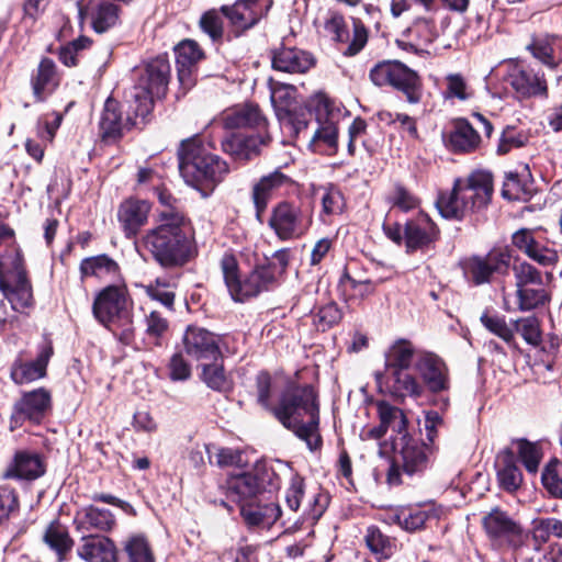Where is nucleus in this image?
Masks as SVG:
<instances>
[{
	"mask_svg": "<svg viewBox=\"0 0 562 562\" xmlns=\"http://www.w3.org/2000/svg\"><path fill=\"white\" fill-rule=\"evenodd\" d=\"M45 472V465L40 454L26 450L18 451L8 465L4 477L20 480H35Z\"/></svg>",
	"mask_w": 562,
	"mask_h": 562,
	"instance_id": "22",
	"label": "nucleus"
},
{
	"mask_svg": "<svg viewBox=\"0 0 562 562\" xmlns=\"http://www.w3.org/2000/svg\"><path fill=\"white\" fill-rule=\"evenodd\" d=\"M176 63L179 67L178 70H184L193 67L199 60L204 57V53L196 42L186 40L175 47Z\"/></svg>",
	"mask_w": 562,
	"mask_h": 562,
	"instance_id": "47",
	"label": "nucleus"
},
{
	"mask_svg": "<svg viewBox=\"0 0 562 562\" xmlns=\"http://www.w3.org/2000/svg\"><path fill=\"white\" fill-rule=\"evenodd\" d=\"M516 446L518 456L526 470L530 473H536L542 459V452L539 445L526 439H518L516 441Z\"/></svg>",
	"mask_w": 562,
	"mask_h": 562,
	"instance_id": "51",
	"label": "nucleus"
},
{
	"mask_svg": "<svg viewBox=\"0 0 562 562\" xmlns=\"http://www.w3.org/2000/svg\"><path fill=\"white\" fill-rule=\"evenodd\" d=\"M339 286L347 303L359 304L375 292L376 283L369 279H356L345 272L340 278Z\"/></svg>",
	"mask_w": 562,
	"mask_h": 562,
	"instance_id": "38",
	"label": "nucleus"
},
{
	"mask_svg": "<svg viewBox=\"0 0 562 562\" xmlns=\"http://www.w3.org/2000/svg\"><path fill=\"white\" fill-rule=\"evenodd\" d=\"M178 157L180 173L192 187L215 184L229 171L227 162L212 154L209 146L198 137L183 140Z\"/></svg>",
	"mask_w": 562,
	"mask_h": 562,
	"instance_id": "6",
	"label": "nucleus"
},
{
	"mask_svg": "<svg viewBox=\"0 0 562 562\" xmlns=\"http://www.w3.org/2000/svg\"><path fill=\"white\" fill-rule=\"evenodd\" d=\"M50 407L52 395L48 390L38 387L23 393L13 405L10 429L14 430L21 427L25 422L32 424L41 423L50 411Z\"/></svg>",
	"mask_w": 562,
	"mask_h": 562,
	"instance_id": "12",
	"label": "nucleus"
},
{
	"mask_svg": "<svg viewBox=\"0 0 562 562\" xmlns=\"http://www.w3.org/2000/svg\"><path fill=\"white\" fill-rule=\"evenodd\" d=\"M322 216H333L341 214L345 209V199L342 193L335 187H325L321 196Z\"/></svg>",
	"mask_w": 562,
	"mask_h": 562,
	"instance_id": "53",
	"label": "nucleus"
},
{
	"mask_svg": "<svg viewBox=\"0 0 562 562\" xmlns=\"http://www.w3.org/2000/svg\"><path fill=\"white\" fill-rule=\"evenodd\" d=\"M341 318V313L335 303H328L322 306L313 314V324L317 330L325 331Z\"/></svg>",
	"mask_w": 562,
	"mask_h": 562,
	"instance_id": "58",
	"label": "nucleus"
},
{
	"mask_svg": "<svg viewBox=\"0 0 562 562\" xmlns=\"http://www.w3.org/2000/svg\"><path fill=\"white\" fill-rule=\"evenodd\" d=\"M315 65L314 56L299 48H282L272 56L273 70H308Z\"/></svg>",
	"mask_w": 562,
	"mask_h": 562,
	"instance_id": "30",
	"label": "nucleus"
},
{
	"mask_svg": "<svg viewBox=\"0 0 562 562\" xmlns=\"http://www.w3.org/2000/svg\"><path fill=\"white\" fill-rule=\"evenodd\" d=\"M516 289L527 285H542V276L527 261L516 262L513 266Z\"/></svg>",
	"mask_w": 562,
	"mask_h": 562,
	"instance_id": "54",
	"label": "nucleus"
},
{
	"mask_svg": "<svg viewBox=\"0 0 562 562\" xmlns=\"http://www.w3.org/2000/svg\"><path fill=\"white\" fill-rule=\"evenodd\" d=\"M78 555L87 562H116V548L102 536H83L77 548Z\"/></svg>",
	"mask_w": 562,
	"mask_h": 562,
	"instance_id": "24",
	"label": "nucleus"
},
{
	"mask_svg": "<svg viewBox=\"0 0 562 562\" xmlns=\"http://www.w3.org/2000/svg\"><path fill=\"white\" fill-rule=\"evenodd\" d=\"M257 382V400L258 403L266 409L271 412L276 405L272 403V393L274 391V383L267 372H260L256 379Z\"/></svg>",
	"mask_w": 562,
	"mask_h": 562,
	"instance_id": "63",
	"label": "nucleus"
},
{
	"mask_svg": "<svg viewBox=\"0 0 562 562\" xmlns=\"http://www.w3.org/2000/svg\"><path fill=\"white\" fill-rule=\"evenodd\" d=\"M150 206L145 201L126 200L119 209L117 217L127 237L135 236L148 218Z\"/></svg>",
	"mask_w": 562,
	"mask_h": 562,
	"instance_id": "27",
	"label": "nucleus"
},
{
	"mask_svg": "<svg viewBox=\"0 0 562 562\" xmlns=\"http://www.w3.org/2000/svg\"><path fill=\"white\" fill-rule=\"evenodd\" d=\"M313 224L312 212L301 205L281 201L271 209L268 226L281 241L296 240L305 236Z\"/></svg>",
	"mask_w": 562,
	"mask_h": 562,
	"instance_id": "8",
	"label": "nucleus"
},
{
	"mask_svg": "<svg viewBox=\"0 0 562 562\" xmlns=\"http://www.w3.org/2000/svg\"><path fill=\"white\" fill-rule=\"evenodd\" d=\"M125 552L130 562H154V557L148 542L143 537H132L125 542Z\"/></svg>",
	"mask_w": 562,
	"mask_h": 562,
	"instance_id": "57",
	"label": "nucleus"
},
{
	"mask_svg": "<svg viewBox=\"0 0 562 562\" xmlns=\"http://www.w3.org/2000/svg\"><path fill=\"white\" fill-rule=\"evenodd\" d=\"M517 331L530 345L537 346L541 341L540 323L537 317L528 316L517 321Z\"/></svg>",
	"mask_w": 562,
	"mask_h": 562,
	"instance_id": "64",
	"label": "nucleus"
},
{
	"mask_svg": "<svg viewBox=\"0 0 562 562\" xmlns=\"http://www.w3.org/2000/svg\"><path fill=\"white\" fill-rule=\"evenodd\" d=\"M439 237V229L432 220L424 213L407 221L404 226V239L407 252L430 247Z\"/></svg>",
	"mask_w": 562,
	"mask_h": 562,
	"instance_id": "18",
	"label": "nucleus"
},
{
	"mask_svg": "<svg viewBox=\"0 0 562 562\" xmlns=\"http://www.w3.org/2000/svg\"><path fill=\"white\" fill-rule=\"evenodd\" d=\"M418 355L411 341L398 339L385 352V368L390 373L409 370L411 366L415 364Z\"/></svg>",
	"mask_w": 562,
	"mask_h": 562,
	"instance_id": "31",
	"label": "nucleus"
},
{
	"mask_svg": "<svg viewBox=\"0 0 562 562\" xmlns=\"http://www.w3.org/2000/svg\"><path fill=\"white\" fill-rule=\"evenodd\" d=\"M221 269L225 284L232 299L236 302L257 296L260 292L267 291L276 283L271 268L263 266L256 267L243 280L238 277V263L232 254H225L221 259Z\"/></svg>",
	"mask_w": 562,
	"mask_h": 562,
	"instance_id": "7",
	"label": "nucleus"
},
{
	"mask_svg": "<svg viewBox=\"0 0 562 562\" xmlns=\"http://www.w3.org/2000/svg\"><path fill=\"white\" fill-rule=\"evenodd\" d=\"M391 87L402 92L409 103H418L423 94V83L417 72H391Z\"/></svg>",
	"mask_w": 562,
	"mask_h": 562,
	"instance_id": "43",
	"label": "nucleus"
},
{
	"mask_svg": "<svg viewBox=\"0 0 562 562\" xmlns=\"http://www.w3.org/2000/svg\"><path fill=\"white\" fill-rule=\"evenodd\" d=\"M517 308L521 312L531 311L543 306L550 296L542 285H527L516 289Z\"/></svg>",
	"mask_w": 562,
	"mask_h": 562,
	"instance_id": "45",
	"label": "nucleus"
},
{
	"mask_svg": "<svg viewBox=\"0 0 562 562\" xmlns=\"http://www.w3.org/2000/svg\"><path fill=\"white\" fill-rule=\"evenodd\" d=\"M510 263L507 248H494L486 256H473L463 262V271L469 281L475 285L491 282L496 272L506 271Z\"/></svg>",
	"mask_w": 562,
	"mask_h": 562,
	"instance_id": "13",
	"label": "nucleus"
},
{
	"mask_svg": "<svg viewBox=\"0 0 562 562\" xmlns=\"http://www.w3.org/2000/svg\"><path fill=\"white\" fill-rule=\"evenodd\" d=\"M222 122L226 128L265 127L266 117L258 105L241 104L226 110L222 114Z\"/></svg>",
	"mask_w": 562,
	"mask_h": 562,
	"instance_id": "25",
	"label": "nucleus"
},
{
	"mask_svg": "<svg viewBox=\"0 0 562 562\" xmlns=\"http://www.w3.org/2000/svg\"><path fill=\"white\" fill-rule=\"evenodd\" d=\"M76 521L78 529L90 531H108L114 526V517L109 509L98 507H87L77 514Z\"/></svg>",
	"mask_w": 562,
	"mask_h": 562,
	"instance_id": "39",
	"label": "nucleus"
},
{
	"mask_svg": "<svg viewBox=\"0 0 562 562\" xmlns=\"http://www.w3.org/2000/svg\"><path fill=\"white\" fill-rule=\"evenodd\" d=\"M169 72H144L138 85L125 95L126 117H122L119 103L108 98L100 120V131L104 139H117L125 130L144 123L151 112L154 100L160 99L167 91Z\"/></svg>",
	"mask_w": 562,
	"mask_h": 562,
	"instance_id": "1",
	"label": "nucleus"
},
{
	"mask_svg": "<svg viewBox=\"0 0 562 562\" xmlns=\"http://www.w3.org/2000/svg\"><path fill=\"white\" fill-rule=\"evenodd\" d=\"M555 38L547 34L532 35L530 42L526 45V49L537 59L541 66L547 68H557L560 58L554 48Z\"/></svg>",
	"mask_w": 562,
	"mask_h": 562,
	"instance_id": "35",
	"label": "nucleus"
},
{
	"mask_svg": "<svg viewBox=\"0 0 562 562\" xmlns=\"http://www.w3.org/2000/svg\"><path fill=\"white\" fill-rule=\"evenodd\" d=\"M271 413L286 429L304 440L310 450L321 448L319 403L313 385L290 382Z\"/></svg>",
	"mask_w": 562,
	"mask_h": 562,
	"instance_id": "2",
	"label": "nucleus"
},
{
	"mask_svg": "<svg viewBox=\"0 0 562 562\" xmlns=\"http://www.w3.org/2000/svg\"><path fill=\"white\" fill-rule=\"evenodd\" d=\"M200 27L213 42L220 41L223 37V20L215 9L209 10L202 14Z\"/></svg>",
	"mask_w": 562,
	"mask_h": 562,
	"instance_id": "59",
	"label": "nucleus"
},
{
	"mask_svg": "<svg viewBox=\"0 0 562 562\" xmlns=\"http://www.w3.org/2000/svg\"><path fill=\"white\" fill-rule=\"evenodd\" d=\"M481 322L488 331L498 336L505 342H510L514 339V331L503 317L484 313L481 316Z\"/></svg>",
	"mask_w": 562,
	"mask_h": 562,
	"instance_id": "60",
	"label": "nucleus"
},
{
	"mask_svg": "<svg viewBox=\"0 0 562 562\" xmlns=\"http://www.w3.org/2000/svg\"><path fill=\"white\" fill-rule=\"evenodd\" d=\"M59 78L57 72H36L31 78L33 94L37 102L47 99L58 87Z\"/></svg>",
	"mask_w": 562,
	"mask_h": 562,
	"instance_id": "49",
	"label": "nucleus"
},
{
	"mask_svg": "<svg viewBox=\"0 0 562 562\" xmlns=\"http://www.w3.org/2000/svg\"><path fill=\"white\" fill-rule=\"evenodd\" d=\"M366 542L369 549L376 554L379 559H386L393 553L392 542L375 527L368 528Z\"/></svg>",
	"mask_w": 562,
	"mask_h": 562,
	"instance_id": "56",
	"label": "nucleus"
},
{
	"mask_svg": "<svg viewBox=\"0 0 562 562\" xmlns=\"http://www.w3.org/2000/svg\"><path fill=\"white\" fill-rule=\"evenodd\" d=\"M506 82L522 98L544 94L547 91L546 81L539 72H509Z\"/></svg>",
	"mask_w": 562,
	"mask_h": 562,
	"instance_id": "37",
	"label": "nucleus"
},
{
	"mask_svg": "<svg viewBox=\"0 0 562 562\" xmlns=\"http://www.w3.org/2000/svg\"><path fill=\"white\" fill-rule=\"evenodd\" d=\"M240 514L250 527L270 528L281 517V508L277 503L243 504Z\"/></svg>",
	"mask_w": 562,
	"mask_h": 562,
	"instance_id": "29",
	"label": "nucleus"
},
{
	"mask_svg": "<svg viewBox=\"0 0 562 562\" xmlns=\"http://www.w3.org/2000/svg\"><path fill=\"white\" fill-rule=\"evenodd\" d=\"M306 498L304 481L299 475H293L290 485L285 491V504L294 513L299 510L303 499Z\"/></svg>",
	"mask_w": 562,
	"mask_h": 562,
	"instance_id": "62",
	"label": "nucleus"
},
{
	"mask_svg": "<svg viewBox=\"0 0 562 562\" xmlns=\"http://www.w3.org/2000/svg\"><path fill=\"white\" fill-rule=\"evenodd\" d=\"M280 479L272 468L256 465L252 472L232 475L227 482L228 496L237 502H246L265 491L279 488Z\"/></svg>",
	"mask_w": 562,
	"mask_h": 562,
	"instance_id": "10",
	"label": "nucleus"
},
{
	"mask_svg": "<svg viewBox=\"0 0 562 562\" xmlns=\"http://www.w3.org/2000/svg\"><path fill=\"white\" fill-rule=\"evenodd\" d=\"M499 485L507 492H515L522 483V474L515 462L514 452L509 449L502 451L496 460Z\"/></svg>",
	"mask_w": 562,
	"mask_h": 562,
	"instance_id": "32",
	"label": "nucleus"
},
{
	"mask_svg": "<svg viewBox=\"0 0 562 562\" xmlns=\"http://www.w3.org/2000/svg\"><path fill=\"white\" fill-rule=\"evenodd\" d=\"M146 294L160 302L164 306L172 308L175 302V293L169 290V284L160 279L144 286Z\"/></svg>",
	"mask_w": 562,
	"mask_h": 562,
	"instance_id": "61",
	"label": "nucleus"
},
{
	"mask_svg": "<svg viewBox=\"0 0 562 562\" xmlns=\"http://www.w3.org/2000/svg\"><path fill=\"white\" fill-rule=\"evenodd\" d=\"M182 342L186 353L196 360L221 356L215 336L204 328L189 326L183 335Z\"/></svg>",
	"mask_w": 562,
	"mask_h": 562,
	"instance_id": "20",
	"label": "nucleus"
},
{
	"mask_svg": "<svg viewBox=\"0 0 562 562\" xmlns=\"http://www.w3.org/2000/svg\"><path fill=\"white\" fill-rule=\"evenodd\" d=\"M290 182V178L279 170L263 176L252 188V202L256 217L262 222V215L274 191Z\"/></svg>",
	"mask_w": 562,
	"mask_h": 562,
	"instance_id": "23",
	"label": "nucleus"
},
{
	"mask_svg": "<svg viewBox=\"0 0 562 562\" xmlns=\"http://www.w3.org/2000/svg\"><path fill=\"white\" fill-rule=\"evenodd\" d=\"M220 357L212 358L214 361L202 366L201 379L212 390L217 392H229L233 389V382L226 374Z\"/></svg>",
	"mask_w": 562,
	"mask_h": 562,
	"instance_id": "44",
	"label": "nucleus"
},
{
	"mask_svg": "<svg viewBox=\"0 0 562 562\" xmlns=\"http://www.w3.org/2000/svg\"><path fill=\"white\" fill-rule=\"evenodd\" d=\"M434 517L435 515L431 510L416 508L395 515V520L403 529L407 531H416L422 529L426 525L427 520Z\"/></svg>",
	"mask_w": 562,
	"mask_h": 562,
	"instance_id": "52",
	"label": "nucleus"
},
{
	"mask_svg": "<svg viewBox=\"0 0 562 562\" xmlns=\"http://www.w3.org/2000/svg\"><path fill=\"white\" fill-rule=\"evenodd\" d=\"M271 5L272 0H237L233 5H222L221 12L234 26L247 30L257 24Z\"/></svg>",
	"mask_w": 562,
	"mask_h": 562,
	"instance_id": "15",
	"label": "nucleus"
},
{
	"mask_svg": "<svg viewBox=\"0 0 562 562\" xmlns=\"http://www.w3.org/2000/svg\"><path fill=\"white\" fill-rule=\"evenodd\" d=\"M54 355V348L50 340H45L38 350L34 361H23L18 358L11 368V379L16 384H26L42 379L46 375V369L50 358Z\"/></svg>",
	"mask_w": 562,
	"mask_h": 562,
	"instance_id": "17",
	"label": "nucleus"
},
{
	"mask_svg": "<svg viewBox=\"0 0 562 562\" xmlns=\"http://www.w3.org/2000/svg\"><path fill=\"white\" fill-rule=\"evenodd\" d=\"M43 539L45 543L59 555L64 554L71 547V540L66 527L57 520L48 525Z\"/></svg>",
	"mask_w": 562,
	"mask_h": 562,
	"instance_id": "48",
	"label": "nucleus"
},
{
	"mask_svg": "<svg viewBox=\"0 0 562 562\" xmlns=\"http://www.w3.org/2000/svg\"><path fill=\"white\" fill-rule=\"evenodd\" d=\"M378 415L380 423L387 429L391 428L395 436L407 434V418L403 411L396 406H393L386 402H379L376 404Z\"/></svg>",
	"mask_w": 562,
	"mask_h": 562,
	"instance_id": "46",
	"label": "nucleus"
},
{
	"mask_svg": "<svg viewBox=\"0 0 562 562\" xmlns=\"http://www.w3.org/2000/svg\"><path fill=\"white\" fill-rule=\"evenodd\" d=\"M160 224L147 233L145 247L164 267L184 265L194 252L193 236L183 215L177 211H161Z\"/></svg>",
	"mask_w": 562,
	"mask_h": 562,
	"instance_id": "4",
	"label": "nucleus"
},
{
	"mask_svg": "<svg viewBox=\"0 0 562 562\" xmlns=\"http://www.w3.org/2000/svg\"><path fill=\"white\" fill-rule=\"evenodd\" d=\"M492 176L475 171L465 181L456 180L450 192L441 193L436 206L442 217L462 220L470 212L485 206L492 196Z\"/></svg>",
	"mask_w": 562,
	"mask_h": 562,
	"instance_id": "5",
	"label": "nucleus"
},
{
	"mask_svg": "<svg viewBox=\"0 0 562 562\" xmlns=\"http://www.w3.org/2000/svg\"><path fill=\"white\" fill-rule=\"evenodd\" d=\"M512 243L526 256L543 267L551 266L558 260L557 251L539 243L530 229L522 228L514 233Z\"/></svg>",
	"mask_w": 562,
	"mask_h": 562,
	"instance_id": "21",
	"label": "nucleus"
},
{
	"mask_svg": "<svg viewBox=\"0 0 562 562\" xmlns=\"http://www.w3.org/2000/svg\"><path fill=\"white\" fill-rule=\"evenodd\" d=\"M415 370L423 380L424 389L432 393L449 389V373L445 362L434 353H419L415 361Z\"/></svg>",
	"mask_w": 562,
	"mask_h": 562,
	"instance_id": "16",
	"label": "nucleus"
},
{
	"mask_svg": "<svg viewBox=\"0 0 562 562\" xmlns=\"http://www.w3.org/2000/svg\"><path fill=\"white\" fill-rule=\"evenodd\" d=\"M325 34L336 43H348L349 31L345 18L337 11H328L324 21Z\"/></svg>",
	"mask_w": 562,
	"mask_h": 562,
	"instance_id": "50",
	"label": "nucleus"
},
{
	"mask_svg": "<svg viewBox=\"0 0 562 562\" xmlns=\"http://www.w3.org/2000/svg\"><path fill=\"white\" fill-rule=\"evenodd\" d=\"M311 110L294 108L279 116L280 123L295 135L306 134L308 120L313 111L317 127L310 138V148L316 153L335 154L338 140V122L342 115L340 103L329 99L325 93L314 94L310 101Z\"/></svg>",
	"mask_w": 562,
	"mask_h": 562,
	"instance_id": "3",
	"label": "nucleus"
},
{
	"mask_svg": "<svg viewBox=\"0 0 562 562\" xmlns=\"http://www.w3.org/2000/svg\"><path fill=\"white\" fill-rule=\"evenodd\" d=\"M0 291L16 312L22 313L34 303L32 285L19 251H15L11 268L5 273L0 269Z\"/></svg>",
	"mask_w": 562,
	"mask_h": 562,
	"instance_id": "11",
	"label": "nucleus"
},
{
	"mask_svg": "<svg viewBox=\"0 0 562 562\" xmlns=\"http://www.w3.org/2000/svg\"><path fill=\"white\" fill-rule=\"evenodd\" d=\"M92 313L105 327H113L117 322H128L133 314V301L124 285H109L95 296Z\"/></svg>",
	"mask_w": 562,
	"mask_h": 562,
	"instance_id": "9",
	"label": "nucleus"
},
{
	"mask_svg": "<svg viewBox=\"0 0 562 562\" xmlns=\"http://www.w3.org/2000/svg\"><path fill=\"white\" fill-rule=\"evenodd\" d=\"M544 487L555 497L562 498V462L551 461L542 472Z\"/></svg>",
	"mask_w": 562,
	"mask_h": 562,
	"instance_id": "55",
	"label": "nucleus"
},
{
	"mask_svg": "<svg viewBox=\"0 0 562 562\" xmlns=\"http://www.w3.org/2000/svg\"><path fill=\"white\" fill-rule=\"evenodd\" d=\"M327 507V496L323 495L319 492H314L308 495L306 499V504L303 507V512L301 516L295 519L292 524L290 520L282 521V526H284V532H295L301 529L302 525L311 520L312 525H314L321 516L324 514Z\"/></svg>",
	"mask_w": 562,
	"mask_h": 562,
	"instance_id": "36",
	"label": "nucleus"
},
{
	"mask_svg": "<svg viewBox=\"0 0 562 562\" xmlns=\"http://www.w3.org/2000/svg\"><path fill=\"white\" fill-rule=\"evenodd\" d=\"M85 14L90 18L91 26L97 33L106 32L115 26L120 20L119 7L109 1L91 2L87 11L79 7L80 19H83Z\"/></svg>",
	"mask_w": 562,
	"mask_h": 562,
	"instance_id": "28",
	"label": "nucleus"
},
{
	"mask_svg": "<svg viewBox=\"0 0 562 562\" xmlns=\"http://www.w3.org/2000/svg\"><path fill=\"white\" fill-rule=\"evenodd\" d=\"M392 394L405 398H418L424 394V385L409 372L401 370L390 373Z\"/></svg>",
	"mask_w": 562,
	"mask_h": 562,
	"instance_id": "42",
	"label": "nucleus"
},
{
	"mask_svg": "<svg viewBox=\"0 0 562 562\" xmlns=\"http://www.w3.org/2000/svg\"><path fill=\"white\" fill-rule=\"evenodd\" d=\"M81 279L90 277L100 280L115 279L120 273L119 265L106 255L85 258L79 267Z\"/></svg>",
	"mask_w": 562,
	"mask_h": 562,
	"instance_id": "34",
	"label": "nucleus"
},
{
	"mask_svg": "<svg viewBox=\"0 0 562 562\" xmlns=\"http://www.w3.org/2000/svg\"><path fill=\"white\" fill-rule=\"evenodd\" d=\"M269 136H249L246 138L231 137L222 142V148L238 160H250L260 153V147L267 145Z\"/></svg>",
	"mask_w": 562,
	"mask_h": 562,
	"instance_id": "33",
	"label": "nucleus"
},
{
	"mask_svg": "<svg viewBox=\"0 0 562 562\" xmlns=\"http://www.w3.org/2000/svg\"><path fill=\"white\" fill-rule=\"evenodd\" d=\"M532 194V182L528 172L519 175L507 172L503 183L502 195L509 201H528Z\"/></svg>",
	"mask_w": 562,
	"mask_h": 562,
	"instance_id": "41",
	"label": "nucleus"
},
{
	"mask_svg": "<svg viewBox=\"0 0 562 562\" xmlns=\"http://www.w3.org/2000/svg\"><path fill=\"white\" fill-rule=\"evenodd\" d=\"M483 526L487 535L512 547L522 543V530L505 512L494 508L484 518Z\"/></svg>",
	"mask_w": 562,
	"mask_h": 562,
	"instance_id": "19",
	"label": "nucleus"
},
{
	"mask_svg": "<svg viewBox=\"0 0 562 562\" xmlns=\"http://www.w3.org/2000/svg\"><path fill=\"white\" fill-rule=\"evenodd\" d=\"M392 447L394 452L401 457L403 471L409 475L425 471L429 458L435 452V447L413 438L408 432L395 436L392 440Z\"/></svg>",
	"mask_w": 562,
	"mask_h": 562,
	"instance_id": "14",
	"label": "nucleus"
},
{
	"mask_svg": "<svg viewBox=\"0 0 562 562\" xmlns=\"http://www.w3.org/2000/svg\"><path fill=\"white\" fill-rule=\"evenodd\" d=\"M480 143V134L465 119H457L452 122L447 143L450 150L471 153L479 148Z\"/></svg>",
	"mask_w": 562,
	"mask_h": 562,
	"instance_id": "26",
	"label": "nucleus"
},
{
	"mask_svg": "<svg viewBox=\"0 0 562 562\" xmlns=\"http://www.w3.org/2000/svg\"><path fill=\"white\" fill-rule=\"evenodd\" d=\"M269 86L271 102L278 117L299 106L297 92L294 86L274 81L272 78H269Z\"/></svg>",
	"mask_w": 562,
	"mask_h": 562,
	"instance_id": "40",
	"label": "nucleus"
}]
</instances>
